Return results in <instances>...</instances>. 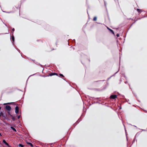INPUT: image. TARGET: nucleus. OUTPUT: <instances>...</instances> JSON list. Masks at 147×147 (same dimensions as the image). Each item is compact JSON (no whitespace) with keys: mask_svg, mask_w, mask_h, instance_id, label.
<instances>
[{"mask_svg":"<svg viewBox=\"0 0 147 147\" xmlns=\"http://www.w3.org/2000/svg\"><path fill=\"white\" fill-rule=\"evenodd\" d=\"M117 97V96L116 95H112L110 96V98H111L115 99Z\"/></svg>","mask_w":147,"mask_h":147,"instance_id":"1","label":"nucleus"},{"mask_svg":"<svg viewBox=\"0 0 147 147\" xmlns=\"http://www.w3.org/2000/svg\"><path fill=\"white\" fill-rule=\"evenodd\" d=\"M19 108L18 107H16L15 108V112L17 113L18 112Z\"/></svg>","mask_w":147,"mask_h":147,"instance_id":"2","label":"nucleus"},{"mask_svg":"<svg viewBox=\"0 0 147 147\" xmlns=\"http://www.w3.org/2000/svg\"><path fill=\"white\" fill-rule=\"evenodd\" d=\"M5 108L6 109L8 110H10L11 109V108L9 106H6Z\"/></svg>","mask_w":147,"mask_h":147,"instance_id":"3","label":"nucleus"},{"mask_svg":"<svg viewBox=\"0 0 147 147\" xmlns=\"http://www.w3.org/2000/svg\"><path fill=\"white\" fill-rule=\"evenodd\" d=\"M3 143H5L6 145L7 146H8V144L6 142V141L5 140H3Z\"/></svg>","mask_w":147,"mask_h":147,"instance_id":"4","label":"nucleus"},{"mask_svg":"<svg viewBox=\"0 0 147 147\" xmlns=\"http://www.w3.org/2000/svg\"><path fill=\"white\" fill-rule=\"evenodd\" d=\"M11 128L13 130V131H14L15 132H16V129L14 128L13 127H11Z\"/></svg>","mask_w":147,"mask_h":147,"instance_id":"5","label":"nucleus"},{"mask_svg":"<svg viewBox=\"0 0 147 147\" xmlns=\"http://www.w3.org/2000/svg\"><path fill=\"white\" fill-rule=\"evenodd\" d=\"M19 146H21V147H24L23 145H22V144H19Z\"/></svg>","mask_w":147,"mask_h":147,"instance_id":"6","label":"nucleus"},{"mask_svg":"<svg viewBox=\"0 0 147 147\" xmlns=\"http://www.w3.org/2000/svg\"><path fill=\"white\" fill-rule=\"evenodd\" d=\"M97 20V18L96 17H94V21H96Z\"/></svg>","mask_w":147,"mask_h":147,"instance_id":"7","label":"nucleus"},{"mask_svg":"<svg viewBox=\"0 0 147 147\" xmlns=\"http://www.w3.org/2000/svg\"><path fill=\"white\" fill-rule=\"evenodd\" d=\"M109 30L111 31V32H112V33L113 34H114V32L112 30H111V29H109Z\"/></svg>","mask_w":147,"mask_h":147,"instance_id":"8","label":"nucleus"},{"mask_svg":"<svg viewBox=\"0 0 147 147\" xmlns=\"http://www.w3.org/2000/svg\"><path fill=\"white\" fill-rule=\"evenodd\" d=\"M28 144H29L31 146H33L32 145V144L31 143H28Z\"/></svg>","mask_w":147,"mask_h":147,"instance_id":"9","label":"nucleus"},{"mask_svg":"<svg viewBox=\"0 0 147 147\" xmlns=\"http://www.w3.org/2000/svg\"><path fill=\"white\" fill-rule=\"evenodd\" d=\"M12 40L13 41L14 40V38L13 37H12Z\"/></svg>","mask_w":147,"mask_h":147,"instance_id":"10","label":"nucleus"},{"mask_svg":"<svg viewBox=\"0 0 147 147\" xmlns=\"http://www.w3.org/2000/svg\"><path fill=\"white\" fill-rule=\"evenodd\" d=\"M9 103H4L3 104H4V105H6V104H9Z\"/></svg>","mask_w":147,"mask_h":147,"instance_id":"11","label":"nucleus"},{"mask_svg":"<svg viewBox=\"0 0 147 147\" xmlns=\"http://www.w3.org/2000/svg\"><path fill=\"white\" fill-rule=\"evenodd\" d=\"M119 36V34H117V37Z\"/></svg>","mask_w":147,"mask_h":147,"instance_id":"12","label":"nucleus"},{"mask_svg":"<svg viewBox=\"0 0 147 147\" xmlns=\"http://www.w3.org/2000/svg\"><path fill=\"white\" fill-rule=\"evenodd\" d=\"M60 76H63V75H62V74H60Z\"/></svg>","mask_w":147,"mask_h":147,"instance_id":"13","label":"nucleus"},{"mask_svg":"<svg viewBox=\"0 0 147 147\" xmlns=\"http://www.w3.org/2000/svg\"><path fill=\"white\" fill-rule=\"evenodd\" d=\"M19 118H20V116H19L18 117V118L19 119Z\"/></svg>","mask_w":147,"mask_h":147,"instance_id":"14","label":"nucleus"},{"mask_svg":"<svg viewBox=\"0 0 147 147\" xmlns=\"http://www.w3.org/2000/svg\"><path fill=\"white\" fill-rule=\"evenodd\" d=\"M12 30H13V31H14V29H13Z\"/></svg>","mask_w":147,"mask_h":147,"instance_id":"15","label":"nucleus"},{"mask_svg":"<svg viewBox=\"0 0 147 147\" xmlns=\"http://www.w3.org/2000/svg\"><path fill=\"white\" fill-rule=\"evenodd\" d=\"M1 109V107H0V109Z\"/></svg>","mask_w":147,"mask_h":147,"instance_id":"16","label":"nucleus"}]
</instances>
